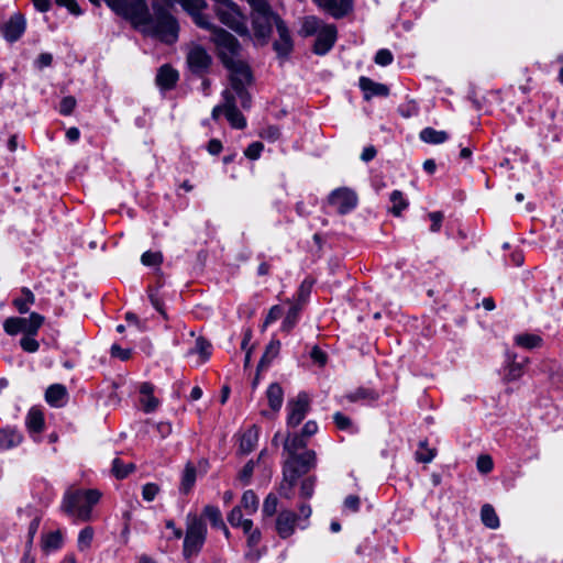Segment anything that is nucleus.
Returning <instances> with one entry per match:
<instances>
[{
	"mask_svg": "<svg viewBox=\"0 0 563 563\" xmlns=\"http://www.w3.org/2000/svg\"><path fill=\"white\" fill-rule=\"evenodd\" d=\"M328 202L335 207L340 214H345L355 208L357 196L349 188H339L330 194Z\"/></svg>",
	"mask_w": 563,
	"mask_h": 563,
	"instance_id": "9",
	"label": "nucleus"
},
{
	"mask_svg": "<svg viewBox=\"0 0 563 563\" xmlns=\"http://www.w3.org/2000/svg\"><path fill=\"white\" fill-rule=\"evenodd\" d=\"M141 262L143 265L146 266H158L163 262V255L161 252H151L147 251L143 253L141 257Z\"/></svg>",
	"mask_w": 563,
	"mask_h": 563,
	"instance_id": "47",
	"label": "nucleus"
},
{
	"mask_svg": "<svg viewBox=\"0 0 563 563\" xmlns=\"http://www.w3.org/2000/svg\"><path fill=\"white\" fill-rule=\"evenodd\" d=\"M101 494L97 489H69L66 492L62 510L67 515L76 516L82 521L91 518L92 507L99 501Z\"/></svg>",
	"mask_w": 563,
	"mask_h": 563,
	"instance_id": "3",
	"label": "nucleus"
},
{
	"mask_svg": "<svg viewBox=\"0 0 563 563\" xmlns=\"http://www.w3.org/2000/svg\"><path fill=\"white\" fill-rule=\"evenodd\" d=\"M476 465L481 473L487 474L493 470L494 463L489 455L483 454L478 456Z\"/></svg>",
	"mask_w": 563,
	"mask_h": 563,
	"instance_id": "50",
	"label": "nucleus"
},
{
	"mask_svg": "<svg viewBox=\"0 0 563 563\" xmlns=\"http://www.w3.org/2000/svg\"><path fill=\"white\" fill-rule=\"evenodd\" d=\"M201 4H197V8H187L185 11L192 18L194 22L201 29L210 30L211 34H213V29H218L214 26L209 16L203 14L202 11L208 7L205 0H199Z\"/></svg>",
	"mask_w": 563,
	"mask_h": 563,
	"instance_id": "18",
	"label": "nucleus"
},
{
	"mask_svg": "<svg viewBox=\"0 0 563 563\" xmlns=\"http://www.w3.org/2000/svg\"><path fill=\"white\" fill-rule=\"evenodd\" d=\"M26 426L30 431L41 432L44 428V417L40 409L32 408L26 417Z\"/></svg>",
	"mask_w": 563,
	"mask_h": 563,
	"instance_id": "28",
	"label": "nucleus"
},
{
	"mask_svg": "<svg viewBox=\"0 0 563 563\" xmlns=\"http://www.w3.org/2000/svg\"><path fill=\"white\" fill-rule=\"evenodd\" d=\"M22 291L24 295V299H15L13 303L20 313H26L29 311L27 303H33L35 298L32 291L29 290L27 288H24Z\"/></svg>",
	"mask_w": 563,
	"mask_h": 563,
	"instance_id": "43",
	"label": "nucleus"
},
{
	"mask_svg": "<svg viewBox=\"0 0 563 563\" xmlns=\"http://www.w3.org/2000/svg\"><path fill=\"white\" fill-rule=\"evenodd\" d=\"M437 454V450L428 446V441L419 443V450L416 452V460L420 463H430Z\"/></svg>",
	"mask_w": 563,
	"mask_h": 563,
	"instance_id": "37",
	"label": "nucleus"
},
{
	"mask_svg": "<svg viewBox=\"0 0 563 563\" xmlns=\"http://www.w3.org/2000/svg\"><path fill=\"white\" fill-rule=\"evenodd\" d=\"M300 309H301V306H299V303H295L290 307V309L283 322L284 331L289 332L295 327Z\"/></svg>",
	"mask_w": 563,
	"mask_h": 563,
	"instance_id": "41",
	"label": "nucleus"
},
{
	"mask_svg": "<svg viewBox=\"0 0 563 563\" xmlns=\"http://www.w3.org/2000/svg\"><path fill=\"white\" fill-rule=\"evenodd\" d=\"M299 516L291 510H282L276 519V531L283 539L290 537L295 532V526Z\"/></svg>",
	"mask_w": 563,
	"mask_h": 563,
	"instance_id": "14",
	"label": "nucleus"
},
{
	"mask_svg": "<svg viewBox=\"0 0 563 563\" xmlns=\"http://www.w3.org/2000/svg\"><path fill=\"white\" fill-rule=\"evenodd\" d=\"M316 462L317 455L312 450H307L302 453L288 454L283 465V475H286L294 481V478H299L301 475H305L310 470L314 468Z\"/></svg>",
	"mask_w": 563,
	"mask_h": 563,
	"instance_id": "7",
	"label": "nucleus"
},
{
	"mask_svg": "<svg viewBox=\"0 0 563 563\" xmlns=\"http://www.w3.org/2000/svg\"><path fill=\"white\" fill-rule=\"evenodd\" d=\"M134 470L135 465L133 463L124 464L120 459H114L112 462L111 472L118 479L126 477Z\"/></svg>",
	"mask_w": 563,
	"mask_h": 563,
	"instance_id": "34",
	"label": "nucleus"
},
{
	"mask_svg": "<svg viewBox=\"0 0 563 563\" xmlns=\"http://www.w3.org/2000/svg\"><path fill=\"white\" fill-rule=\"evenodd\" d=\"M297 479L298 478H294V481H291L289 477H287L286 475H283V482L280 484V487H279V494L287 498V499H290L294 495V487L297 483Z\"/></svg>",
	"mask_w": 563,
	"mask_h": 563,
	"instance_id": "48",
	"label": "nucleus"
},
{
	"mask_svg": "<svg viewBox=\"0 0 563 563\" xmlns=\"http://www.w3.org/2000/svg\"><path fill=\"white\" fill-rule=\"evenodd\" d=\"M258 440V432L256 427L250 428L245 431L240 441V451L244 454L250 453L254 450Z\"/></svg>",
	"mask_w": 563,
	"mask_h": 563,
	"instance_id": "22",
	"label": "nucleus"
},
{
	"mask_svg": "<svg viewBox=\"0 0 563 563\" xmlns=\"http://www.w3.org/2000/svg\"><path fill=\"white\" fill-rule=\"evenodd\" d=\"M203 516L216 528L223 527V519L220 509L216 506L208 505L203 508Z\"/></svg>",
	"mask_w": 563,
	"mask_h": 563,
	"instance_id": "40",
	"label": "nucleus"
},
{
	"mask_svg": "<svg viewBox=\"0 0 563 563\" xmlns=\"http://www.w3.org/2000/svg\"><path fill=\"white\" fill-rule=\"evenodd\" d=\"M242 509L240 506L233 507V509L228 515V521L233 527H239L242 522Z\"/></svg>",
	"mask_w": 563,
	"mask_h": 563,
	"instance_id": "61",
	"label": "nucleus"
},
{
	"mask_svg": "<svg viewBox=\"0 0 563 563\" xmlns=\"http://www.w3.org/2000/svg\"><path fill=\"white\" fill-rule=\"evenodd\" d=\"M178 80V73L168 65H164L158 69L156 82L163 89H170Z\"/></svg>",
	"mask_w": 563,
	"mask_h": 563,
	"instance_id": "20",
	"label": "nucleus"
},
{
	"mask_svg": "<svg viewBox=\"0 0 563 563\" xmlns=\"http://www.w3.org/2000/svg\"><path fill=\"white\" fill-rule=\"evenodd\" d=\"M310 357L320 367H323L327 364V361H328L327 354L323 351H321L318 345H314L311 349Z\"/></svg>",
	"mask_w": 563,
	"mask_h": 563,
	"instance_id": "55",
	"label": "nucleus"
},
{
	"mask_svg": "<svg viewBox=\"0 0 563 563\" xmlns=\"http://www.w3.org/2000/svg\"><path fill=\"white\" fill-rule=\"evenodd\" d=\"M280 349V342L275 340L272 341L265 350L260 363H258V372H262L266 368L271 362L278 355Z\"/></svg>",
	"mask_w": 563,
	"mask_h": 563,
	"instance_id": "27",
	"label": "nucleus"
},
{
	"mask_svg": "<svg viewBox=\"0 0 563 563\" xmlns=\"http://www.w3.org/2000/svg\"><path fill=\"white\" fill-rule=\"evenodd\" d=\"M264 146L261 142H254L247 146L244 155L250 159H257L263 151Z\"/></svg>",
	"mask_w": 563,
	"mask_h": 563,
	"instance_id": "57",
	"label": "nucleus"
},
{
	"mask_svg": "<svg viewBox=\"0 0 563 563\" xmlns=\"http://www.w3.org/2000/svg\"><path fill=\"white\" fill-rule=\"evenodd\" d=\"M321 29V22L314 16H307L302 23V32L306 35H312L319 32Z\"/></svg>",
	"mask_w": 563,
	"mask_h": 563,
	"instance_id": "46",
	"label": "nucleus"
},
{
	"mask_svg": "<svg viewBox=\"0 0 563 563\" xmlns=\"http://www.w3.org/2000/svg\"><path fill=\"white\" fill-rule=\"evenodd\" d=\"M196 467L191 463H187L183 473L180 489L187 494L196 482Z\"/></svg>",
	"mask_w": 563,
	"mask_h": 563,
	"instance_id": "32",
	"label": "nucleus"
},
{
	"mask_svg": "<svg viewBox=\"0 0 563 563\" xmlns=\"http://www.w3.org/2000/svg\"><path fill=\"white\" fill-rule=\"evenodd\" d=\"M93 538V529L91 527L84 528L78 536V549L85 551L90 548Z\"/></svg>",
	"mask_w": 563,
	"mask_h": 563,
	"instance_id": "42",
	"label": "nucleus"
},
{
	"mask_svg": "<svg viewBox=\"0 0 563 563\" xmlns=\"http://www.w3.org/2000/svg\"><path fill=\"white\" fill-rule=\"evenodd\" d=\"M508 372L506 374V379L515 380L521 377L523 374V365L528 362V358L523 360V362H517L515 355L508 354Z\"/></svg>",
	"mask_w": 563,
	"mask_h": 563,
	"instance_id": "30",
	"label": "nucleus"
},
{
	"mask_svg": "<svg viewBox=\"0 0 563 563\" xmlns=\"http://www.w3.org/2000/svg\"><path fill=\"white\" fill-rule=\"evenodd\" d=\"M207 538V526L202 518L196 514H188L186 517V533L184 539L183 554L186 559L197 555Z\"/></svg>",
	"mask_w": 563,
	"mask_h": 563,
	"instance_id": "4",
	"label": "nucleus"
},
{
	"mask_svg": "<svg viewBox=\"0 0 563 563\" xmlns=\"http://www.w3.org/2000/svg\"><path fill=\"white\" fill-rule=\"evenodd\" d=\"M390 201L393 203V207L390 208V211L395 216H400L401 211L407 208L408 202L404 198V195L399 190H395L390 195Z\"/></svg>",
	"mask_w": 563,
	"mask_h": 563,
	"instance_id": "39",
	"label": "nucleus"
},
{
	"mask_svg": "<svg viewBox=\"0 0 563 563\" xmlns=\"http://www.w3.org/2000/svg\"><path fill=\"white\" fill-rule=\"evenodd\" d=\"M56 4L59 7H65L71 14L79 15L81 14V10L76 2V0H56Z\"/></svg>",
	"mask_w": 563,
	"mask_h": 563,
	"instance_id": "62",
	"label": "nucleus"
},
{
	"mask_svg": "<svg viewBox=\"0 0 563 563\" xmlns=\"http://www.w3.org/2000/svg\"><path fill=\"white\" fill-rule=\"evenodd\" d=\"M313 280L312 279H305L298 290V301L299 306H301L306 299L309 297L311 289H312Z\"/></svg>",
	"mask_w": 563,
	"mask_h": 563,
	"instance_id": "49",
	"label": "nucleus"
},
{
	"mask_svg": "<svg viewBox=\"0 0 563 563\" xmlns=\"http://www.w3.org/2000/svg\"><path fill=\"white\" fill-rule=\"evenodd\" d=\"M154 386L151 383H142L140 386V402L145 412H152L157 409L159 400L153 395Z\"/></svg>",
	"mask_w": 563,
	"mask_h": 563,
	"instance_id": "17",
	"label": "nucleus"
},
{
	"mask_svg": "<svg viewBox=\"0 0 563 563\" xmlns=\"http://www.w3.org/2000/svg\"><path fill=\"white\" fill-rule=\"evenodd\" d=\"M211 41L217 48V56L229 70V80L240 97L241 107L245 110L252 106V97L247 86L253 81L250 66L243 58L242 46L238 38L223 29H213Z\"/></svg>",
	"mask_w": 563,
	"mask_h": 563,
	"instance_id": "2",
	"label": "nucleus"
},
{
	"mask_svg": "<svg viewBox=\"0 0 563 563\" xmlns=\"http://www.w3.org/2000/svg\"><path fill=\"white\" fill-rule=\"evenodd\" d=\"M314 483V477L305 478L300 485V496L303 498H310L313 494Z\"/></svg>",
	"mask_w": 563,
	"mask_h": 563,
	"instance_id": "53",
	"label": "nucleus"
},
{
	"mask_svg": "<svg viewBox=\"0 0 563 563\" xmlns=\"http://www.w3.org/2000/svg\"><path fill=\"white\" fill-rule=\"evenodd\" d=\"M307 446L306 438L301 434L288 435L284 442V451L288 454L299 453Z\"/></svg>",
	"mask_w": 563,
	"mask_h": 563,
	"instance_id": "25",
	"label": "nucleus"
},
{
	"mask_svg": "<svg viewBox=\"0 0 563 563\" xmlns=\"http://www.w3.org/2000/svg\"><path fill=\"white\" fill-rule=\"evenodd\" d=\"M481 518L483 523L490 529L499 527V518L492 505L486 504L482 507Z\"/></svg>",
	"mask_w": 563,
	"mask_h": 563,
	"instance_id": "29",
	"label": "nucleus"
},
{
	"mask_svg": "<svg viewBox=\"0 0 563 563\" xmlns=\"http://www.w3.org/2000/svg\"><path fill=\"white\" fill-rule=\"evenodd\" d=\"M22 441V435L13 430H0V449L9 450L19 445Z\"/></svg>",
	"mask_w": 563,
	"mask_h": 563,
	"instance_id": "24",
	"label": "nucleus"
},
{
	"mask_svg": "<svg viewBox=\"0 0 563 563\" xmlns=\"http://www.w3.org/2000/svg\"><path fill=\"white\" fill-rule=\"evenodd\" d=\"M360 87L365 92V99L368 100L372 96L386 97L389 93V89L386 85L375 82L367 77L360 78Z\"/></svg>",
	"mask_w": 563,
	"mask_h": 563,
	"instance_id": "19",
	"label": "nucleus"
},
{
	"mask_svg": "<svg viewBox=\"0 0 563 563\" xmlns=\"http://www.w3.org/2000/svg\"><path fill=\"white\" fill-rule=\"evenodd\" d=\"M251 5L253 7L252 22L254 34L257 38L266 42L272 33L273 25L276 26L282 19L263 0H251Z\"/></svg>",
	"mask_w": 563,
	"mask_h": 563,
	"instance_id": "5",
	"label": "nucleus"
},
{
	"mask_svg": "<svg viewBox=\"0 0 563 563\" xmlns=\"http://www.w3.org/2000/svg\"><path fill=\"white\" fill-rule=\"evenodd\" d=\"M321 9L333 18L340 19L352 8V0H313Z\"/></svg>",
	"mask_w": 563,
	"mask_h": 563,
	"instance_id": "15",
	"label": "nucleus"
},
{
	"mask_svg": "<svg viewBox=\"0 0 563 563\" xmlns=\"http://www.w3.org/2000/svg\"><path fill=\"white\" fill-rule=\"evenodd\" d=\"M34 335H27L23 336L20 341L21 347L29 353H34L38 350V342L33 338Z\"/></svg>",
	"mask_w": 563,
	"mask_h": 563,
	"instance_id": "52",
	"label": "nucleus"
},
{
	"mask_svg": "<svg viewBox=\"0 0 563 563\" xmlns=\"http://www.w3.org/2000/svg\"><path fill=\"white\" fill-rule=\"evenodd\" d=\"M25 30L24 16L20 13L13 14L9 21L1 26L3 37L9 42H15Z\"/></svg>",
	"mask_w": 563,
	"mask_h": 563,
	"instance_id": "12",
	"label": "nucleus"
},
{
	"mask_svg": "<svg viewBox=\"0 0 563 563\" xmlns=\"http://www.w3.org/2000/svg\"><path fill=\"white\" fill-rule=\"evenodd\" d=\"M429 218L432 222L431 224V231L432 232H438L441 228V223H442V220H443V213L440 212V211H435V212H431L429 213Z\"/></svg>",
	"mask_w": 563,
	"mask_h": 563,
	"instance_id": "64",
	"label": "nucleus"
},
{
	"mask_svg": "<svg viewBox=\"0 0 563 563\" xmlns=\"http://www.w3.org/2000/svg\"><path fill=\"white\" fill-rule=\"evenodd\" d=\"M211 62V56L202 46L196 45L189 48L187 54V64L192 73L199 75L206 73L209 69Z\"/></svg>",
	"mask_w": 563,
	"mask_h": 563,
	"instance_id": "11",
	"label": "nucleus"
},
{
	"mask_svg": "<svg viewBox=\"0 0 563 563\" xmlns=\"http://www.w3.org/2000/svg\"><path fill=\"white\" fill-rule=\"evenodd\" d=\"M283 314V309L279 306H273L271 310L268 311V314L265 319V322L263 324V328H266L269 323L276 321L279 319Z\"/></svg>",
	"mask_w": 563,
	"mask_h": 563,
	"instance_id": "63",
	"label": "nucleus"
},
{
	"mask_svg": "<svg viewBox=\"0 0 563 563\" xmlns=\"http://www.w3.org/2000/svg\"><path fill=\"white\" fill-rule=\"evenodd\" d=\"M278 506V498L274 494H268L263 503V515L272 517L276 514Z\"/></svg>",
	"mask_w": 563,
	"mask_h": 563,
	"instance_id": "44",
	"label": "nucleus"
},
{
	"mask_svg": "<svg viewBox=\"0 0 563 563\" xmlns=\"http://www.w3.org/2000/svg\"><path fill=\"white\" fill-rule=\"evenodd\" d=\"M76 103L77 101L73 96L63 98L59 106V112L64 115H69L74 111Z\"/></svg>",
	"mask_w": 563,
	"mask_h": 563,
	"instance_id": "54",
	"label": "nucleus"
},
{
	"mask_svg": "<svg viewBox=\"0 0 563 563\" xmlns=\"http://www.w3.org/2000/svg\"><path fill=\"white\" fill-rule=\"evenodd\" d=\"M108 5L145 35L157 37L166 44H173L178 38L177 19L157 1L152 2L153 13L145 0H108Z\"/></svg>",
	"mask_w": 563,
	"mask_h": 563,
	"instance_id": "1",
	"label": "nucleus"
},
{
	"mask_svg": "<svg viewBox=\"0 0 563 563\" xmlns=\"http://www.w3.org/2000/svg\"><path fill=\"white\" fill-rule=\"evenodd\" d=\"M214 12L219 20L240 35H249L243 14L232 0H213Z\"/></svg>",
	"mask_w": 563,
	"mask_h": 563,
	"instance_id": "6",
	"label": "nucleus"
},
{
	"mask_svg": "<svg viewBox=\"0 0 563 563\" xmlns=\"http://www.w3.org/2000/svg\"><path fill=\"white\" fill-rule=\"evenodd\" d=\"M516 343L525 349H534L541 345L542 339L536 334H519L515 338Z\"/></svg>",
	"mask_w": 563,
	"mask_h": 563,
	"instance_id": "38",
	"label": "nucleus"
},
{
	"mask_svg": "<svg viewBox=\"0 0 563 563\" xmlns=\"http://www.w3.org/2000/svg\"><path fill=\"white\" fill-rule=\"evenodd\" d=\"M289 415L287 424L289 427H297L306 417L310 408V400L306 393H300L298 396L288 402Z\"/></svg>",
	"mask_w": 563,
	"mask_h": 563,
	"instance_id": "10",
	"label": "nucleus"
},
{
	"mask_svg": "<svg viewBox=\"0 0 563 563\" xmlns=\"http://www.w3.org/2000/svg\"><path fill=\"white\" fill-rule=\"evenodd\" d=\"M43 322V316L36 312H32L29 318H8L3 323V328L4 331L10 335H14L19 332H23L27 335H35L38 329L42 327Z\"/></svg>",
	"mask_w": 563,
	"mask_h": 563,
	"instance_id": "8",
	"label": "nucleus"
},
{
	"mask_svg": "<svg viewBox=\"0 0 563 563\" xmlns=\"http://www.w3.org/2000/svg\"><path fill=\"white\" fill-rule=\"evenodd\" d=\"M260 136L271 142H275L280 136V130L278 126L269 125L260 133Z\"/></svg>",
	"mask_w": 563,
	"mask_h": 563,
	"instance_id": "58",
	"label": "nucleus"
},
{
	"mask_svg": "<svg viewBox=\"0 0 563 563\" xmlns=\"http://www.w3.org/2000/svg\"><path fill=\"white\" fill-rule=\"evenodd\" d=\"M393 62V54L388 49H379L375 55V63L380 66H387Z\"/></svg>",
	"mask_w": 563,
	"mask_h": 563,
	"instance_id": "59",
	"label": "nucleus"
},
{
	"mask_svg": "<svg viewBox=\"0 0 563 563\" xmlns=\"http://www.w3.org/2000/svg\"><path fill=\"white\" fill-rule=\"evenodd\" d=\"M449 135L445 131H437L432 128H426L420 132V139L430 144H441L448 140Z\"/></svg>",
	"mask_w": 563,
	"mask_h": 563,
	"instance_id": "26",
	"label": "nucleus"
},
{
	"mask_svg": "<svg viewBox=\"0 0 563 563\" xmlns=\"http://www.w3.org/2000/svg\"><path fill=\"white\" fill-rule=\"evenodd\" d=\"M268 405L274 411H278L282 408L284 393L282 387L277 383L269 385L267 389Z\"/></svg>",
	"mask_w": 563,
	"mask_h": 563,
	"instance_id": "23",
	"label": "nucleus"
},
{
	"mask_svg": "<svg viewBox=\"0 0 563 563\" xmlns=\"http://www.w3.org/2000/svg\"><path fill=\"white\" fill-rule=\"evenodd\" d=\"M148 298L154 308L165 318L167 319L166 311L163 307V301L158 298L157 292L153 289L148 290Z\"/></svg>",
	"mask_w": 563,
	"mask_h": 563,
	"instance_id": "60",
	"label": "nucleus"
},
{
	"mask_svg": "<svg viewBox=\"0 0 563 563\" xmlns=\"http://www.w3.org/2000/svg\"><path fill=\"white\" fill-rule=\"evenodd\" d=\"M254 467H255V463L254 461L250 460L244 466L243 468L241 470V472L239 473L238 475V478L243 483V484H249L250 481H251V477L253 475V472H254Z\"/></svg>",
	"mask_w": 563,
	"mask_h": 563,
	"instance_id": "51",
	"label": "nucleus"
},
{
	"mask_svg": "<svg viewBox=\"0 0 563 563\" xmlns=\"http://www.w3.org/2000/svg\"><path fill=\"white\" fill-rule=\"evenodd\" d=\"M63 544V536L60 531H54L43 537L42 548L45 552L57 550Z\"/></svg>",
	"mask_w": 563,
	"mask_h": 563,
	"instance_id": "31",
	"label": "nucleus"
},
{
	"mask_svg": "<svg viewBox=\"0 0 563 563\" xmlns=\"http://www.w3.org/2000/svg\"><path fill=\"white\" fill-rule=\"evenodd\" d=\"M240 507L243 508L250 515L255 514L257 511L258 498L252 489L244 492L241 498Z\"/></svg>",
	"mask_w": 563,
	"mask_h": 563,
	"instance_id": "33",
	"label": "nucleus"
},
{
	"mask_svg": "<svg viewBox=\"0 0 563 563\" xmlns=\"http://www.w3.org/2000/svg\"><path fill=\"white\" fill-rule=\"evenodd\" d=\"M230 86H232V85L230 84ZM222 98H223L222 104L224 106V110L238 108L236 107V98L240 99V97L238 96L236 91L232 87L224 89L222 91Z\"/></svg>",
	"mask_w": 563,
	"mask_h": 563,
	"instance_id": "45",
	"label": "nucleus"
},
{
	"mask_svg": "<svg viewBox=\"0 0 563 563\" xmlns=\"http://www.w3.org/2000/svg\"><path fill=\"white\" fill-rule=\"evenodd\" d=\"M279 38L275 41L274 48L279 55H287L292 48L290 33L283 20L276 25Z\"/></svg>",
	"mask_w": 563,
	"mask_h": 563,
	"instance_id": "16",
	"label": "nucleus"
},
{
	"mask_svg": "<svg viewBox=\"0 0 563 563\" xmlns=\"http://www.w3.org/2000/svg\"><path fill=\"white\" fill-rule=\"evenodd\" d=\"M210 342L202 336H198L196 340L195 349H191L188 354L198 353L200 356V362L203 363L210 357Z\"/></svg>",
	"mask_w": 563,
	"mask_h": 563,
	"instance_id": "35",
	"label": "nucleus"
},
{
	"mask_svg": "<svg viewBox=\"0 0 563 563\" xmlns=\"http://www.w3.org/2000/svg\"><path fill=\"white\" fill-rule=\"evenodd\" d=\"M224 115L232 128L242 130L246 126V119L238 108L224 110Z\"/></svg>",
	"mask_w": 563,
	"mask_h": 563,
	"instance_id": "36",
	"label": "nucleus"
},
{
	"mask_svg": "<svg viewBox=\"0 0 563 563\" xmlns=\"http://www.w3.org/2000/svg\"><path fill=\"white\" fill-rule=\"evenodd\" d=\"M159 492L158 485L148 483L143 486L142 496L146 501H152Z\"/></svg>",
	"mask_w": 563,
	"mask_h": 563,
	"instance_id": "56",
	"label": "nucleus"
},
{
	"mask_svg": "<svg viewBox=\"0 0 563 563\" xmlns=\"http://www.w3.org/2000/svg\"><path fill=\"white\" fill-rule=\"evenodd\" d=\"M66 397L67 389L62 384H53L45 391V399L53 407H60Z\"/></svg>",
	"mask_w": 563,
	"mask_h": 563,
	"instance_id": "21",
	"label": "nucleus"
},
{
	"mask_svg": "<svg viewBox=\"0 0 563 563\" xmlns=\"http://www.w3.org/2000/svg\"><path fill=\"white\" fill-rule=\"evenodd\" d=\"M336 38V30L333 25H325L320 29L314 42V53L323 55L331 49Z\"/></svg>",
	"mask_w": 563,
	"mask_h": 563,
	"instance_id": "13",
	"label": "nucleus"
}]
</instances>
